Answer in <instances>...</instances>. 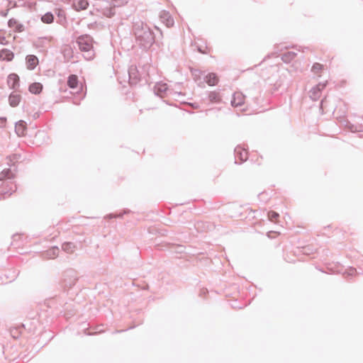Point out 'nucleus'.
Masks as SVG:
<instances>
[{
	"mask_svg": "<svg viewBox=\"0 0 363 363\" xmlns=\"http://www.w3.org/2000/svg\"><path fill=\"white\" fill-rule=\"evenodd\" d=\"M20 95L15 93L11 94L9 98V104L13 107L18 106L20 102Z\"/></svg>",
	"mask_w": 363,
	"mask_h": 363,
	"instance_id": "2eb2a0df",
	"label": "nucleus"
},
{
	"mask_svg": "<svg viewBox=\"0 0 363 363\" xmlns=\"http://www.w3.org/2000/svg\"><path fill=\"white\" fill-rule=\"evenodd\" d=\"M59 254V249L57 247H52L46 252V256L50 259L56 257Z\"/></svg>",
	"mask_w": 363,
	"mask_h": 363,
	"instance_id": "aec40b11",
	"label": "nucleus"
},
{
	"mask_svg": "<svg viewBox=\"0 0 363 363\" xmlns=\"http://www.w3.org/2000/svg\"><path fill=\"white\" fill-rule=\"evenodd\" d=\"M13 177V173L9 169L3 170L0 173V180L4 179H10Z\"/></svg>",
	"mask_w": 363,
	"mask_h": 363,
	"instance_id": "5701e85b",
	"label": "nucleus"
},
{
	"mask_svg": "<svg viewBox=\"0 0 363 363\" xmlns=\"http://www.w3.org/2000/svg\"><path fill=\"white\" fill-rule=\"evenodd\" d=\"M279 214L274 211H270L268 213V218L270 221L276 222V220L279 218Z\"/></svg>",
	"mask_w": 363,
	"mask_h": 363,
	"instance_id": "a878e982",
	"label": "nucleus"
},
{
	"mask_svg": "<svg viewBox=\"0 0 363 363\" xmlns=\"http://www.w3.org/2000/svg\"><path fill=\"white\" fill-rule=\"evenodd\" d=\"M160 18L161 21L164 23L167 27H171L174 25L173 18L169 12L162 11L160 13Z\"/></svg>",
	"mask_w": 363,
	"mask_h": 363,
	"instance_id": "6e6552de",
	"label": "nucleus"
},
{
	"mask_svg": "<svg viewBox=\"0 0 363 363\" xmlns=\"http://www.w3.org/2000/svg\"><path fill=\"white\" fill-rule=\"evenodd\" d=\"M38 64V59L36 56L30 55L26 57V65L28 69H33Z\"/></svg>",
	"mask_w": 363,
	"mask_h": 363,
	"instance_id": "f8f14e48",
	"label": "nucleus"
},
{
	"mask_svg": "<svg viewBox=\"0 0 363 363\" xmlns=\"http://www.w3.org/2000/svg\"><path fill=\"white\" fill-rule=\"evenodd\" d=\"M26 123L24 121H20L19 122L16 123L15 126V130L16 134L18 136H23L26 133Z\"/></svg>",
	"mask_w": 363,
	"mask_h": 363,
	"instance_id": "ddd939ff",
	"label": "nucleus"
},
{
	"mask_svg": "<svg viewBox=\"0 0 363 363\" xmlns=\"http://www.w3.org/2000/svg\"><path fill=\"white\" fill-rule=\"evenodd\" d=\"M120 216H121V215H112V214L108 216V217H110V218H116V217H120Z\"/></svg>",
	"mask_w": 363,
	"mask_h": 363,
	"instance_id": "72a5a7b5",
	"label": "nucleus"
},
{
	"mask_svg": "<svg viewBox=\"0 0 363 363\" xmlns=\"http://www.w3.org/2000/svg\"><path fill=\"white\" fill-rule=\"evenodd\" d=\"M326 83H319L315 86L313 87L309 91L310 98L313 100H318L320 96L321 91L325 87Z\"/></svg>",
	"mask_w": 363,
	"mask_h": 363,
	"instance_id": "39448f33",
	"label": "nucleus"
},
{
	"mask_svg": "<svg viewBox=\"0 0 363 363\" xmlns=\"http://www.w3.org/2000/svg\"><path fill=\"white\" fill-rule=\"evenodd\" d=\"M235 160H239L240 162L245 161L247 159V152L245 149L238 146L235 149ZM237 162V161H235Z\"/></svg>",
	"mask_w": 363,
	"mask_h": 363,
	"instance_id": "0eeeda50",
	"label": "nucleus"
},
{
	"mask_svg": "<svg viewBox=\"0 0 363 363\" xmlns=\"http://www.w3.org/2000/svg\"><path fill=\"white\" fill-rule=\"evenodd\" d=\"M62 249L67 253H72L75 250V245L72 242H65L62 245Z\"/></svg>",
	"mask_w": 363,
	"mask_h": 363,
	"instance_id": "a211bd4d",
	"label": "nucleus"
},
{
	"mask_svg": "<svg viewBox=\"0 0 363 363\" xmlns=\"http://www.w3.org/2000/svg\"><path fill=\"white\" fill-rule=\"evenodd\" d=\"M129 80L131 84H135L139 81V74L135 66H131L128 69Z\"/></svg>",
	"mask_w": 363,
	"mask_h": 363,
	"instance_id": "423d86ee",
	"label": "nucleus"
},
{
	"mask_svg": "<svg viewBox=\"0 0 363 363\" xmlns=\"http://www.w3.org/2000/svg\"><path fill=\"white\" fill-rule=\"evenodd\" d=\"M155 93L160 96H163L164 94H166L167 96H180L182 95L181 92L177 91H173L172 90H169L168 89V86L165 83H157L155 86L154 89Z\"/></svg>",
	"mask_w": 363,
	"mask_h": 363,
	"instance_id": "20e7f679",
	"label": "nucleus"
},
{
	"mask_svg": "<svg viewBox=\"0 0 363 363\" xmlns=\"http://www.w3.org/2000/svg\"><path fill=\"white\" fill-rule=\"evenodd\" d=\"M322 68V65L319 63H315L313 65V67H312V70L314 72H318L319 70H320Z\"/></svg>",
	"mask_w": 363,
	"mask_h": 363,
	"instance_id": "bb28decb",
	"label": "nucleus"
},
{
	"mask_svg": "<svg viewBox=\"0 0 363 363\" xmlns=\"http://www.w3.org/2000/svg\"><path fill=\"white\" fill-rule=\"evenodd\" d=\"M13 23H16V20H14V19H10V20L9 21V26L10 27L13 26Z\"/></svg>",
	"mask_w": 363,
	"mask_h": 363,
	"instance_id": "473e14b6",
	"label": "nucleus"
},
{
	"mask_svg": "<svg viewBox=\"0 0 363 363\" xmlns=\"http://www.w3.org/2000/svg\"><path fill=\"white\" fill-rule=\"evenodd\" d=\"M208 99L211 102L215 103L218 102L220 100V97L219 96V94L216 91H212L208 94Z\"/></svg>",
	"mask_w": 363,
	"mask_h": 363,
	"instance_id": "4be33fe9",
	"label": "nucleus"
},
{
	"mask_svg": "<svg viewBox=\"0 0 363 363\" xmlns=\"http://www.w3.org/2000/svg\"><path fill=\"white\" fill-rule=\"evenodd\" d=\"M101 4H105V1L104 0H101L100 2L98 4L97 6L99 7V5Z\"/></svg>",
	"mask_w": 363,
	"mask_h": 363,
	"instance_id": "f704fd0d",
	"label": "nucleus"
},
{
	"mask_svg": "<svg viewBox=\"0 0 363 363\" xmlns=\"http://www.w3.org/2000/svg\"><path fill=\"white\" fill-rule=\"evenodd\" d=\"M13 58V53L6 49H3L0 52V60L10 61Z\"/></svg>",
	"mask_w": 363,
	"mask_h": 363,
	"instance_id": "4468645a",
	"label": "nucleus"
},
{
	"mask_svg": "<svg viewBox=\"0 0 363 363\" xmlns=\"http://www.w3.org/2000/svg\"><path fill=\"white\" fill-rule=\"evenodd\" d=\"M347 273L350 276H353L356 273V269L354 268H350L347 271Z\"/></svg>",
	"mask_w": 363,
	"mask_h": 363,
	"instance_id": "c756f323",
	"label": "nucleus"
},
{
	"mask_svg": "<svg viewBox=\"0 0 363 363\" xmlns=\"http://www.w3.org/2000/svg\"><path fill=\"white\" fill-rule=\"evenodd\" d=\"M244 95L240 92H236L234 94L231 104L233 106H240L244 103Z\"/></svg>",
	"mask_w": 363,
	"mask_h": 363,
	"instance_id": "9b49d317",
	"label": "nucleus"
},
{
	"mask_svg": "<svg viewBox=\"0 0 363 363\" xmlns=\"http://www.w3.org/2000/svg\"><path fill=\"white\" fill-rule=\"evenodd\" d=\"M295 57V53L293 52H287L284 53L282 56V60L285 62H289L291 60H293Z\"/></svg>",
	"mask_w": 363,
	"mask_h": 363,
	"instance_id": "b1692460",
	"label": "nucleus"
},
{
	"mask_svg": "<svg viewBox=\"0 0 363 363\" xmlns=\"http://www.w3.org/2000/svg\"><path fill=\"white\" fill-rule=\"evenodd\" d=\"M200 72L198 70H194L192 72V75L194 76V79L195 81L198 80V77H199Z\"/></svg>",
	"mask_w": 363,
	"mask_h": 363,
	"instance_id": "c85d7f7f",
	"label": "nucleus"
},
{
	"mask_svg": "<svg viewBox=\"0 0 363 363\" xmlns=\"http://www.w3.org/2000/svg\"><path fill=\"white\" fill-rule=\"evenodd\" d=\"M67 84L71 89H78V78L76 75H70L68 78Z\"/></svg>",
	"mask_w": 363,
	"mask_h": 363,
	"instance_id": "dca6fc26",
	"label": "nucleus"
},
{
	"mask_svg": "<svg viewBox=\"0 0 363 363\" xmlns=\"http://www.w3.org/2000/svg\"><path fill=\"white\" fill-rule=\"evenodd\" d=\"M105 4H101L99 5V10L101 13L108 18H111L115 14L113 8L116 6H120L124 5L128 2V0H104Z\"/></svg>",
	"mask_w": 363,
	"mask_h": 363,
	"instance_id": "7ed1b4c3",
	"label": "nucleus"
},
{
	"mask_svg": "<svg viewBox=\"0 0 363 363\" xmlns=\"http://www.w3.org/2000/svg\"><path fill=\"white\" fill-rule=\"evenodd\" d=\"M63 53L65 57L67 60L70 59L72 57V50L69 47L65 48L63 50Z\"/></svg>",
	"mask_w": 363,
	"mask_h": 363,
	"instance_id": "393cba45",
	"label": "nucleus"
},
{
	"mask_svg": "<svg viewBox=\"0 0 363 363\" xmlns=\"http://www.w3.org/2000/svg\"><path fill=\"white\" fill-rule=\"evenodd\" d=\"M51 38L50 37H45V38H39L38 40V43H44L45 42H50L51 40Z\"/></svg>",
	"mask_w": 363,
	"mask_h": 363,
	"instance_id": "cd10ccee",
	"label": "nucleus"
},
{
	"mask_svg": "<svg viewBox=\"0 0 363 363\" xmlns=\"http://www.w3.org/2000/svg\"><path fill=\"white\" fill-rule=\"evenodd\" d=\"M53 15L50 12L46 13L41 17L42 21L45 23H51L53 21Z\"/></svg>",
	"mask_w": 363,
	"mask_h": 363,
	"instance_id": "412c9836",
	"label": "nucleus"
},
{
	"mask_svg": "<svg viewBox=\"0 0 363 363\" xmlns=\"http://www.w3.org/2000/svg\"><path fill=\"white\" fill-rule=\"evenodd\" d=\"M206 79L207 84L210 86H213V85L216 84L218 82V78L216 76V74L213 73L208 74L206 77Z\"/></svg>",
	"mask_w": 363,
	"mask_h": 363,
	"instance_id": "6ab92c4d",
	"label": "nucleus"
},
{
	"mask_svg": "<svg viewBox=\"0 0 363 363\" xmlns=\"http://www.w3.org/2000/svg\"><path fill=\"white\" fill-rule=\"evenodd\" d=\"M42 89H43L42 84L38 82L33 83L29 86V91L32 94H39L42 91Z\"/></svg>",
	"mask_w": 363,
	"mask_h": 363,
	"instance_id": "f3484780",
	"label": "nucleus"
},
{
	"mask_svg": "<svg viewBox=\"0 0 363 363\" xmlns=\"http://www.w3.org/2000/svg\"><path fill=\"white\" fill-rule=\"evenodd\" d=\"M134 34L136 43L144 49L150 48L155 41L153 33L150 28L143 22H137L135 23Z\"/></svg>",
	"mask_w": 363,
	"mask_h": 363,
	"instance_id": "f257e3e1",
	"label": "nucleus"
},
{
	"mask_svg": "<svg viewBox=\"0 0 363 363\" xmlns=\"http://www.w3.org/2000/svg\"><path fill=\"white\" fill-rule=\"evenodd\" d=\"M77 43L79 50L84 52V58L87 60H92L94 57L92 38L87 35H81L77 38Z\"/></svg>",
	"mask_w": 363,
	"mask_h": 363,
	"instance_id": "f03ea898",
	"label": "nucleus"
},
{
	"mask_svg": "<svg viewBox=\"0 0 363 363\" xmlns=\"http://www.w3.org/2000/svg\"><path fill=\"white\" fill-rule=\"evenodd\" d=\"M270 233H272V232L268 233V237H270Z\"/></svg>",
	"mask_w": 363,
	"mask_h": 363,
	"instance_id": "e433bc0d",
	"label": "nucleus"
},
{
	"mask_svg": "<svg viewBox=\"0 0 363 363\" xmlns=\"http://www.w3.org/2000/svg\"><path fill=\"white\" fill-rule=\"evenodd\" d=\"M88 6L87 0H74L72 2L73 9L77 11L86 9Z\"/></svg>",
	"mask_w": 363,
	"mask_h": 363,
	"instance_id": "1a4fd4ad",
	"label": "nucleus"
},
{
	"mask_svg": "<svg viewBox=\"0 0 363 363\" xmlns=\"http://www.w3.org/2000/svg\"><path fill=\"white\" fill-rule=\"evenodd\" d=\"M13 6H18V5L17 4V3H15Z\"/></svg>",
	"mask_w": 363,
	"mask_h": 363,
	"instance_id": "c9c22d12",
	"label": "nucleus"
},
{
	"mask_svg": "<svg viewBox=\"0 0 363 363\" xmlns=\"http://www.w3.org/2000/svg\"><path fill=\"white\" fill-rule=\"evenodd\" d=\"M8 85L11 89H16L19 86V77L16 74H11L7 79Z\"/></svg>",
	"mask_w": 363,
	"mask_h": 363,
	"instance_id": "9d476101",
	"label": "nucleus"
},
{
	"mask_svg": "<svg viewBox=\"0 0 363 363\" xmlns=\"http://www.w3.org/2000/svg\"><path fill=\"white\" fill-rule=\"evenodd\" d=\"M0 43L2 45H6L7 43L4 37L0 36Z\"/></svg>",
	"mask_w": 363,
	"mask_h": 363,
	"instance_id": "2f4dec72",
	"label": "nucleus"
},
{
	"mask_svg": "<svg viewBox=\"0 0 363 363\" xmlns=\"http://www.w3.org/2000/svg\"><path fill=\"white\" fill-rule=\"evenodd\" d=\"M6 119L5 118H0V125L1 127H4L6 123Z\"/></svg>",
	"mask_w": 363,
	"mask_h": 363,
	"instance_id": "7c9ffc66",
	"label": "nucleus"
}]
</instances>
